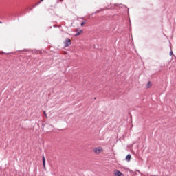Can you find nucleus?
I'll list each match as a JSON object with an SVG mask.
<instances>
[{
  "label": "nucleus",
  "mask_w": 176,
  "mask_h": 176,
  "mask_svg": "<svg viewBox=\"0 0 176 176\" xmlns=\"http://www.w3.org/2000/svg\"><path fill=\"white\" fill-rule=\"evenodd\" d=\"M43 164L44 168H46V159L45 158V156H43Z\"/></svg>",
  "instance_id": "20e7f679"
},
{
  "label": "nucleus",
  "mask_w": 176,
  "mask_h": 176,
  "mask_svg": "<svg viewBox=\"0 0 176 176\" xmlns=\"http://www.w3.org/2000/svg\"><path fill=\"white\" fill-rule=\"evenodd\" d=\"M81 34H83V30H80L76 34L75 36H78V35H81Z\"/></svg>",
  "instance_id": "423d86ee"
},
{
  "label": "nucleus",
  "mask_w": 176,
  "mask_h": 176,
  "mask_svg": "<svg viewBox=\"0 0 176 176\" xmlns=\"http://www.w3.org/2000/svg\"><path fill=\"white\" fill-rule=\"evenodd\" d=\"M43 115H44L46 118H47V114H46V111H43Z\"/></svg>",
  "instance_id": "1a4fd4ad"
},
{
  "label": "nucleus",
  "mask_w": 176,
  "mask_h": 176,
  "mask_svg": "<svg viewBox=\"0 0 176 176\" xmlns=\"http://www.w3.org/2000/svg\"><path fill=\"white\" fill-rule=\"evenodd\" d=\"M130 160H131V155L129 154L126 157V162H130Z\"/></svg>",
  "instance_id": "39448f33"
},
{
  "label": "nucleus",
  "mask_w": 176,
  "mask_h": 176,
  "mask_svg": "<svg viewBox=\"0 0 176 176\" xmlns=\"http://www.w3.org/2000/svg\"><path fill=\"white\" fill-rule=\"evenodd\" d=\"M113 175L114 176H124V175L123 173H122V172H120V170H116L113 171Z\"/></svg>",
  "instance_id": "7ed1b4c3"
},
{
  "label": "nucleus",
  "mask_w": 176,
  "mask_h": 176,
  "mask_svg": "<svg viewBox=\"0 0 176 176\" xmlns=\"http://www.w3.org/2000/svg\"><path fill=\"white\" fill-rule=\"evenodd\" d=\"M63 43H64L65 47H68V46H70L72 43L71 39L68 38H66Z\"/></svg>",
  "instance_id": "f03ea898"
},
{
  "label": "nucleus",
  "mask_w": 176,
  "mask_h": 176,
  "mask_svg": "<svg viewBox=\"0 0 176 176\" xmlns=\"http://www.w3.org/2000/svg\"><path fill=\"white\" fill-rule=\"evenodd\" d=\"M0 24H2V22H1V21H0Z\"/></svg>",
  "instance_id": "9d476101"
},
{
  "label": "nucleus",
  "mask_w": 176,
  "mask_h": 176,
  "mask_svg": "<svg viewBox=\"0 0 176 176\" xmlns=\"http://www.w3.org/2000/svg\"><path fill=\"white\" fill-rule=\"evenodd\" d=\"M151 86H152V84L151 83V82H148L146 85V87H147V89H149Z\"/></svg>",
  "instance_id": "0eeeda50"
},
{
  "label": "nucleus",
  "mask_w": 176,
  "mask_h": 176,
  "mask_svg": "<svg viewBox=\"0 0 176 176\" xmlns=\"http://www.w3.org/2000/svg\"><path fill=\"white\" fill-rule=\"evenodd\" d=\"M43 0H41V2H43Z\"/></svg>",
  "instance_id": "9b49d317"
},
{
  "label": "nucleus",
  "mask_w": 176,
  "mask_h": 176,
  "mask_svg": "<svg viewBox=\"0 0 176 176\" xmlns=\"http://www.w3.org/2000/svg\"><path fill=\"white\" fill-rule=\"evenodd\" d=\"M94 153H96V155H100V153H101V152L104 151V149L102 148V147L99 146V147H95L93 149Z\"/></svg>",
  "instance_id": "f257e3e1"
},
{
  "label": "nucleus",
  "mask_w": 176,
  "mask_h": 176,
  "mask_svg": "<svg viewBox=\"0 0 176 176\" xmlns=\"http://www.w3.org/2000/svg\"><path fill=\"white\" fill-rule=\"evenodd\" d=\"M84 24H86V21L82 22V23H81V27H83V25H84Z\"/></svg>",
  "instance_id": "6e6552de"
},
{
  "label": "nucleus",
  "mask_w": 176,
  "mask_h": 176,
  "mask_svg": "<svg viewBox=\"0 0 176 176\" xmlns=\"http://www.w3.org/2000/svg\"><path fill=\"white\" fill-rule=\"evenodd\" d=\"M170 54H173V52H170Z\"/></svg>",
  "instance_id": "f8f14e48"
}]
</instances>
